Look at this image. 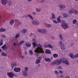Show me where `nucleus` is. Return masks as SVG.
Wrapping results in <instances>:
<instances>
[{
  "mask_svg": "<svg viewBox=\"0 0 78 78\" xmlns=\"http://www.w3.org/2000/svg\"><path fill=\"white\" fill-rule=\"evenodd\" d=\"M62 62L65 63L66 65H69V63L68 61H67V59L64 58H61L59 60H56L53 61L51 63V65L53 66L55 65L56 64H57V65H58L61 64Z\"/></svg>",
  "mask_w": 78,
  "mask_h": 78,
  "instance_id": "obj_1",
  "label": "nucleus"
},
{
  "mask_svg": "<svg viewBox=\"0 0 78 78\" xmlns=\"http://www.w3.org/2000/svg\"><path fill=\"white\" fill-rule=\"evenodd\" d=\"M38 47L35 49V50L34 51L36 53L35 54V56H39V53H44V51L43 50V49L42 48V46L39 44L38 45Z\"/></svg>",
  "mask_w": 78,
  "mask_h": 78,
  "instance_id": "obj_2",
  "label": "nucleus"
},
{
  "mask_svg": "<svg viewBox=\"0 0 78 78\" xmlns=\"http://www.w3.org/2000/svg\"><path fill=\"white\" fill-rule=\"evenodd\" d=\"M65 22L66 21L64 20H62L61 26L62 27V28L64 29V30L67 29V28L69 27L67 24L65 23Z\"/></svg>",
  "mask_w": 78,
  "mask_h": 78,
  "instance_id": "obj_3",
  "label": "nucleus"
},
{
  "mask_svg": "<svg viewBox=\"0 0 78 78\" xmlns=\"http://www.w3.org/2000/svg\"><path fill=\"white\" fill-rule=\"evenodd\" d=\"M38 31L39 32V33H41V34H44L47 33V30H45V29H38Z\"/></svg>",
  "mask_w": 78,
  "mask_h": 78,
  "instance_id": "obj_4",
  "label": "nucleus"
},
{
  "mask_svg": "<svg viewBox=\"0 0 78 78\" xmlns=\"http://www.w3.org/2000/svg\"><path fill=\"white\" fill-rule=\"evenodd\" d=\"M25 71L23 72V74L25 76H27V72H28V69L27 67H26L25 68Z\"/></svg>",
  "mask_w": 78,
  "mask_h": 78,
  "instance_id": "obj_5",
  "label": "nucleus"
},
{
  "mask_svg": "<svg viewBox=\"0 0 78 78\" xmlns=\"http://www.w3.org/2000/svg\"><path fill=\"white\" fill-rule=\"evenodd\" d=\"M32 23L33 25H37L39 23V21H37V20H33L32 21Z\"/></svg>",
  "mask_w": 78,
  "mask_h": 78,
  "instance_id": "obj_6",
  "label": "nucleus"
},
{
  "mask_svg": "<svg viewBox=\"0 0 78 78\" xmlns=\"http://www.w3.org/2000/svg\"><path fill=\"white\" fill-rule=\"evenodd\" d=\"M7 74L8 76H9V77H10V78H12L13 76H14V75H15V74L14 73H12L11 72L8 73Z\"/></svg>",
  "mask_w": 78,
  "mask_h": 78,
  "instance_id": "obj_7",
  "label": "nucleus"
},
{
  "mask_svg": "<svg viewBox=\"0 0 78 78\" xmlns=\"http://www.w3.org/2000/svg\"><path fill=\"white\" fill-rule=\"evenodd\" d=\"M14 70L15 72H20V70H21V69L19 68H16L14 69Z\"/></svg>",
  "mask_w": 78,
  "mask_h": 78,
  "instance_id": "obj_8",
  "label": "nucleus"
},
{
  "mask_svg": "<svg viewBox=\"0 0 78 78\" xmlns=\"http://www.w3.org/2000/svg\"><path fill=\"white\" fill-rule=\"evenodd\" d=\"M1 3L3 5H5L7 3L8 1H7V0H1Z\"/></svg>",
  "mask_w": 78,
  "mask_h": 78,
  "instance_id": "obj_9",
  "label": "nucleus"
},
{
  "mask_svg": "<svg viewBox=\"0 0 78 78\" xmlns=\"http://www.w3.org/2000/svg\"><path fill=\"white\" fill-rule=\"evenodd\" d=\"M16 63L15 62H13L11 63V66L12 69H14V67H16Z\"/></svg>",
  "mask_w": 78,
  "mask_h": 78,
  "instance_id": "obj_10",
  "label": "nucleus"
},
{
  "mask_svg": "<svg viewBox=\"0 0 78 78\" xmlns=\"http://www.w3.org/2000/svg\"><path fill=\"white\" fill-rule=\"evenodd\" d=\"M45 47L46 48H53V46L51 45V44H49L48 45H46L45 46Z\"/></svg>",
  "mask_w": 78,
  "mask_h": 78,
  "instance_id": "obj_11",
  "label": "nucleus"
},
{
  "mask_svg": "<svg viewBox=\"0 0 78 78\" xmlns=\"http://www.w3.org/2000/svg\"><path fill=\"white\" fill-rule=\"evenodd\" d=\"M60 17L61 16H59L57 18V19L58 21L57 22H58V23H62V21H61V20Z\"/></svg>",
  "mask_w": 78,
  "mask_h": 78,
  "instance_id": "obj_12",
  "label": "nucleus"
},
{
  "mask_svg": "<svg viewBox=\"0 0 78 78\" xmlns=\"http://www.w3.org/2000/svg\"><path fill=\"white\" fill-rule=\"evenodd\" d=\"M44 61L47 62H51V59L49 58H44Z\"/></svg>",
  "mask_w": 78,
  "mask_h": 78,
  "instance_id": "obj_13",
  "label": "nucleus"
},
{
  "mask_svg": "<svg viewBox=\"0 0 78 78\" xmlns=\"http://www.w3.org/2000/svg\"><path fill=\"white\" fill-rule=\"evenodd\" d=\"M26 46L27 47H31V43L30 42H27L26 44Z\"/></svg>",
  "mask_w": 78,
  "mask_h": 78,
  "instance_id": "obj_14",
  "label": "nucleus"
},
{
  "mask_svg": "<svg viewBox=\"0 0 78 78\" xmlns=\"http://www.w3.org/2000/svg\"><path fill=\"white\" fill-rule=\"evenodd\" d=\"M27 31V30L26 29H23L20 31L21 33H22V34H23L24 33H25Z\"/></svg>",
  "mask_w": 78,
  "mask_h": 78,
  "instance_id": "obj_15",
  "label": "nucleus"
},
{
  "mask_svg": "<svg viewBox=\"0 0 78 78\" xmlns=\"http://www.w3.org/2000/svg\"><path fill=\"white\" fill-rule=\"evenodd\" d=\"M50 19L51 20H53V19H56V17H55V15L54 13H52V17Z\"/></svg>",
  "mask_w": 78,
  "mask_h": 78,
  "instance_id": "obj_16",
  "label": "nucleus"
},
{
  "mask_svg": "<svg viewBox=\"0 0 78 78\" xmlns=\"http://www.w3.org/2000/svg\"><path fill=\"white\" fill-rule=\"evenodd\" d=\"M45 53H46L50 54V53H51V51L49 49H46L45 50Z\"/></svg>",
  "mask_w": 78,
  "mask_h": 78,
  "instance_id": "obj_17",
  "label": "nucleus"
},
{
  "mask_svg": "<svg viewBox=\"0 0 78 78\" xmlns=\"http://www.w3.org/2000/svg\"><path fill=\"white\" fill-rule=\"evenodd\" d=\"M6 30L5 29H4L3 28H2L0 29V32L2 33V32H5Z\"/></svg>",
  "mask_w": 78,
  "mask_h": 78,
  "instance_id": "obj_18",
  "label": "nucleus"
},
{
  "mask_svg": "<svg viewBox=\"0 0 78 78\" xmlns=\"http://www.w3.org/2000/svg\"><path fill=\"white\" fill-rule=\"evenodd\" d=\"M14 20H12L9 22V23L11 25H13V23H14Z\"/></svg>",
  "mask_w": 78,
  "mask_h": 78,
  "instance_id": "obj_19",
  "label": "nucleus"
},
{
  "mask_svg": "<svg viewBox=\"0 0 78 78\" xmlns=\"http://www.w3.org/2000/svg\"><path fill=\"white\" fill-rule=\"evenodd\" d=\"M27 17H30L31 20H33V17L32 16H31V15L28 14H27Z\"/></svg>",
  "mask_w": 78,
  "mask_h": 78,
  "instance_id": "obj_20",
  "label": "nucleus"
},
{
  "mask_svg": "<svg viewBox=\"0 0 78 78\" xmlns=\"http://www.w3.org/2000/svg\"><path fill=\"white\" fill-rule=\"evenodd\" d=\"M20 36V34L19 33H18L16 34L15 36V38H19Z\"/></svg>",
  "mask_w": 78,
  "mask_h": 78,
  "instance_id": "obj_21",
  "label": "nucleus"
},
{
  "mask_svg": "<svg viewBox=\"0 0 78 78\" xmlns=\"http://www.w3.org/2000/svg\"><path fill=\"white\" fill-rule=\"evenodd\" d=\"M53 56L54 58H58V55L57 54H54L53 55Z\"/></svg>",
  "mask_w": 78,
  "mask_h": 78,
  "instance_id": "obj_22",
  "label": "nucleus"
},
{
  "mask_svg": "<svg viewBox=\"0 0 78 78\" xmlns=\"http://www.w3.org/2000/svg\"><path fill=\"white\" fill-rule=\"evenodd\" d=\"M7 3L10 6L12 5V2L11 1H7Z\"/></svg>",
  "mask_w": 78,
  "mask_h": 78,
  "instance_id": "obj_23",
  "label": "nucleus"
},
{
  "mask_svg": "<svg viewBox=\"0 0 78 78\" xmlns=\"http://www.w3.org/2000/svg\"><path fill=\"white\" fill-rule=\"evenodd\" d=\"M36 64H39V63L41 62V60L40 59H36Z\"/></svg>",
  "mask_w": 78,
  "mask_h": 78,
  "instance_id": "obj_24",
  "label": "nucleus"
},
{
  "mask_svg": "<svg viewBox=\"0 0 78 78\" xmlns=\"http://www.w3.org/2000/svg\"><path fill=\"white\" fill-rule=\"evenodd\" d=\"M62 14H63V16L64 17H68V15H67L66 13H63Z\"/></svg>",
  "mask_w": 78,
  "mask_h": 78,
  "instance_id": "obj_25",
  "label": "nucleus"
},
{
  "mask_svg": "<svg viewBox=\"0 0 78 78\" xmlns=\"http://www.w3.org/2000/svg\"><path fill=\"white\" fill-rule=\"evenodd\" d=\"M32 45L34 46V48H35V47H37V43L34 42L32 43Z\"/></svg>",
  "mask_w": 78,
  "mask_h": 78,
  "instance_id": "obj_26",
  "label": "nucleus"
},
{
  "mask_svg": "<svg viewBox=\"0 0 78 78\" xmlns=\"http://www.w3.org/2000/svg\"><path fill=\"white\" fill-rule=\"evenodd\" d=\"M6 44H4L3 46H2L1 48L3 50H5V47H6Z\"/></svg>",
  "mask_w": 78,
  "mask_h": 78,
  "instance_id": "obj_27",
  "label": "nucleus"
},
{
  "mask_svg": "<svg viewBox=\"0 0 78 78\" xmlns=\"http://www.w3.org/2000/svg\"><path fill=\"white\" fill-rule=\"evenodd\" d=\"M2 56H7V54H6L5 52H2Z\"/></svg>",
  "mask_w": 78,
  "mask_h": 78,
  "instance_id": "obj_28",
  "label": "nucleus"
},
{
  "mask_svg": "<svg viewBox=\"0 0 78 78\" xmlns=\"http://www.w3.org/2000/svg\"><path fill=\"white\" fill-rule=\"evenodd\" d=\"M76 22H77V20L76 19L73 20V24H75Z\"/></svg>",
  "mask_w": 78,
  "mask_h": 78,
  "instance_id": "obj_29",
  "label": "nucleus"
},
{
  "mask_svg": "<svg viewBox=\"0 0 78 78\" xmlns=\"http://www.w3.org/2000/svg\"><path fill=\"white\" fill-rule=\"evenodd\" d=\"M3 40H1L0 41V46H2V45L3 44Z\"/></svg>",
  "mask_w": 78,
  "mask_h": 78,
  "instance_id": "obj_30",
  "label": "nucleus"
},
{
  "mask_svg": "<svg viewBox=\"0 0 78 78\" xmlns=\"http://www.w3.org/2000/svg\"><path fill=\"white\" fill-rule=\"evenodd\" d=\"M46 25L47 28H50V27H51V25L49 24H46Z\"/></svg>",
  "mask_w": 78,
  "mask_h": 78,
  "instance_id": "obj_31",
  "label": "nucleus"
},
{
  "mask_svg": "<svg viewBox=\"0 0 78 78\" xmlns=\"http://www.w3.org/2000/svg\"><path fill=\"white\" fill-rule=\"evenodd\" d=\"M23 43H24V41H21L20 42L19 44V45H20L21 44H22Z\"/></svg>",
  "mask_w": 78,
  "mask_h": 78,
  "instance_id": "obj_32",
  "label": "nucleus"
},
{
  "mask_svg": "<svg viewBox=\"0 0 78 78\" xmlns=\"http://www.w3.org/2000/svg\"><path fill=\"white\" fill-rule=\"evenodd\" d=\"M53 22L54 23H59V22H58L57 21H56V20H55L53 21Z\"/></svg>",
  "mask_w": 78,
  "mask_h": 78,
  "instance_id": "obj_33",
  "label": "nucleus"
},
{
  "mask_svg": "<svg viewBox=\"0 0 78 78\" xmlns=\"http://www.w3.org/2000/svg\"><path fill=\"white\" fill-rule=\"evenodd\" d=\"M74 14H78V11L76 10H75L74 12Z\"/></svg>",
  "mask_w": 78,
  "mask_h": 78,
  "instance_id": "obj_34",
  "label": "nucleus"
},
{
  "mask_svg": "<svg viewBox=\"0 0 78 78\" xmlns=\"http://www.w3.org/2000/svg\"><path fill=\"white\" fill-rule=\"evenodd\" d=\"M15 22H16V23H20V21H19L18 20L16 19L15 20Z\"/></svg>",
  "mask_w": 78,
  "mask_h": 78,
  "instance_id": "obj_35",
  "label": "nucleus"
},
{
  "mask_svg": "<svg viewBox=\"0 0 78 78\" xmlns=\"http://www.w3.org/2000/svg\"><path fill=\"white\" fill-rule=\"evenodd\" d=\"M29 54H30V55H33V51L32 50H30L29 51Z\"/></svg>",
  "mask_w": 78,
  "mask_h": 78,
  "instance_id": "obj_36",
  "label": "nucleus"
},
{
  "mask_svg": "<svg viewBox=\"0 0 78 78\" xmlns=\"http://www.w3.org/2000/svg\"><path fill=\"white\" fill-rule=\"evenodd\" d=\"M59 36L60 38V39H63L62 38V35L61 34H59Z\"/></svg>",
  "mask_w": 78,
  "mask_h": 78,
  "instance_id": "obj_37",
  "label": "nucleus"
},
{
  "mask_svg": "<svg viewBox=\"0 0 78 78\" xmlns=\"http://www.w3.org/2000/svg\"><path fill=\"white\" fill-rule=\"evenodd\" d=\"M71 11L73 13H74L75 12V10H74V9L73 8L71 10Z\"/></svg>",
  "mask_w": 78,
  "mask_h": 78,
  "instance_id": "obj_38",
  "label": "nucleus"
},
{
  "mask_svg": "<svg viewBox=\"0 0 78 78\" xmlns=\"http://www.w3.org/2000/svg\"><path fill=\"white\" fill-rule=\"evenodd\" d=\"M55 73L56 75H58V74H59V72H58L57 70L55 71Z\"/></svg>",
  "mask_w": 78,
  "mask_h": 78,
  "instance_id": "obj_39",
  "label": "nucleus"
},
{
  "mask_svg": "<svg viewBox=\"0 0 78 78\" xmlns=\"http://www.w3.org/2000/svg\"><path fill=\"white\" fill-rule=\"evenodd\" d=\"M58 69H62V67L61 66H59L57 67Z\"/></svg>",
  "mask_w": 78,
  "mask_h": 78,
  "instance_id": "obj_40",
  "label": "nucleus"
},
{
  "mask_svg": "<svg viewBox=\"0 0 78 78\" xmlns=\"http://www.w3.org/2000/svg\"><path fill=\"white\" fill-rule=\"evenodd\" d=\"M61 49L62 50H65V49H66V48H64V47L62 46L61 48Z\"/></svg>",
  "mask_w": 78,
  "mask_h": 78,
  "instance_id": "obj_41",
  "label": "nucleus"
},
{
  "mask_svg": "<svg viewBox=\"0 0 78 78\" xmlns=\"http://www.w3.org/2000/svg\"><path fill=\"white\" fill-rule=\"evenodd\" d=\"M32 14L33 15H34V16H35L36 15V12H32Z\"/></svg>",
  "mask_w": 78,
  "mask_h": 78,
  "instance_id": "obj_42",
  "label": "nucleus"
},
{
  "mask_svg": "<svg viewBox=\"0 0 78 78\" xmlns=\"http://www.w3.org/2000/svg\"><path fill=\"white\" fill-rule=\"evenodd\" d=\"M59 6L61 9H62V5H59Z\"/></svg>",
  "mask_w": 78,
  "mask_h": 78,
  "instance_id": "obj_43",
  "label": "nucleus"
},
{
  "mask_svg": "<svg viewBox=\"0 0 78 78\" xmlns=\"http://www.w3.org/2000/svg\"><path fill=\"white\" fill-rule=\"evenodd\" d=\"M59 44H60V45H62V42L61 41H60L59 42Z\"/></svg>",
  "mask_w": 78,
  "mask_h": 78,
  "instance_id": "obj_44",
  "label": "nucleus"
},
{
  "mask_svg": "<svg viewBox=\"0 0 78 78\" xmlns=\"http://www.w3.org/2000/svg\"><path fill=\"white\" fill-rule=\"evenodd\" d=\"M2 38H6V36L5 35H2Z\"/></svg>",
  "mask_w": 78,
  "mask_h": 78,
  "instance_id": "obj_45",
  "label": "nucleus"
},
{
  "mask_svg": "<svg viewBox=\"0 0 78 78\" xmlns=\"http://www.w3.org/2000/svg\"><path fill=\"white\" fill-rule=\"evenodd\" d=\"M59 73H62L63 72H62V71L61 70H59Z\"/></svg>",
  "mask_w": 78,
  "mask_h": 78,
  "instance_id": "obj_46",
  "label": "nucleus"
},
{
  "mask_svg": "<svg viewBox=\"0 0 78 78\" xmlns=\"http://www.w3.org/2000/svg\"><path fill=\"white\" fill-rule=\"evenodd\" d=\"M38 59H39L40 60L42 59V57L40 56L39 57L37 58Z\"/></svg>",
  "mask_w": 78,
  "mask_h": 78,
  "instance_id": "obj_47",
  "label": "nucleus"
},
{
  "mask_svg": "<svg viewBox=\"0 0 78 78\" xmlns=\"http://www.w3.org/2000/svg\"><path fill=\"white\" fill-rule=\"evenodd\" d=\"M44 1H45L44 0H41V3H44Z\"/></svg>",
  "mask_w": 78,
  "mask_h": 78,
  "instance_id": "obj_48",
  "label": "nucleus"
},
{
  "mask_svg": "<svg viewBox=\"0 0 78 78\" xmlns=\"http://www.w3.org/2000/svg\"><path fill=\"white\" fill-rule=\"evenodd\" d=\"M13 45L14 46H16V45H17V44H16V43H13Z\"/></svg>",
  "mask_w": 78,
  "mask_h": 78,
  "instance_id": "obj_49",
  "label": "nucleus"
},
{
  "mask_svg": "<svg viewBox=\"0 0 78 78\" xmlns=\"http://www.w3.org/2000/svg\"><path fill=\"white\" fill-rule=\"evenodd\" d=\"M51 38L52 39H55V37L53 36H51Z\"/></svg>",
  "mask_w": 78,
  "mask_h": 78,
  "instance_id": "obj_50",
  "label": "nucleus"
},
{
  "mask_svg": "<svg viewBox=\"0 0 78 78\" xmlns=\"http://www.w3.org/2000/svg\"><path fill=\"white\" fill-rule=\"evenodd\" d=\"M69 14H71L72 13H73V12H72L71 10H70V11H69Z\"/></svg>",
  "mask_w": 78,
  "mask_h": 78,
  "instance_id": "obj_51",
  "label": "nucleus"
},
{
  "mask_svg": "<svg viewBox=\"0 0 78 78\" xmlns=\"http://www.w3.org/2000/svg\"><path fill=\"white\" fill-rule=\"evenodd\" d=\"M36 11H37V12H40V10H39L38 9H36Z\"/></svg>",
  "mask_w": 78,
  "mask_h": 78,
  "instance_id": "obj_52",
  "label": "nucleus"
},
{
  "mask_svg": "<svg viewBox=\"0 0 78 78\" xmlns=\"http://www.w3.org/2000/svg\"><path fill=\"white\" fill-rule=\"evenodd\" d=\"M60 77L61 78H64V76H62V75H60Z\"/></svg>",
  "mask_w": 78,
  "mask_h": 78,
  "instance_id": "obj_53",
  "label": "nucleus"
},
{
  "mask_svg": "<svg viewBox=\"0 0 78 78\" xmlns=\"http://www.w3.org/2000/svg\"><path fill=\"white\" fill-rule=\"evenodd\" d=\"M65 78H70L69 76H66L65 77Z\"/></svg>",
  "mask_w": 78,
  "mask_h": 78,
  "instance_id": "obj_54",
  "label": "nucleus"
},
{
  "mask_svg": "<svg viewBox=\"0 0 78 78\" xmlns=\"http://www.w3.org/2000/svg\"><path fill=\"white\" fill-rule=\"evenodd\" d=\"M66 6L65 5H62V9L63 8H65Z\"/></svg>",
  "mask_w": 78,
  "mask_h": 78,
  "instance_id": "obj_55",
  "label": "nucleus"
},
{
  "mask_svg": "<svg viewBox=\"0 0 78 78\" xmlns=\"http://www.w3.org/2000/svg\"><path fill=\"white\" fill-rule=\"evenodd\" d=\"M32 0H27V1L29 2H31Z\"/></svg>",
  "mask_w": 78,
  "mask_h": 78,
  "instance_id": "obj_56",
  "label": "nucleus"
},
{
  "mask_svg": "<svg viewBox=\"0 0 78 78\" xmlns=\"http://www.w3.org/2000/svg\"><path fill=\"white\" fill-rule=\"evenodd\" d=\"M71 44L70 45V46H73V44Z\"/></svg>",
  "mask_w": 78,
  "mask_h": 78,
  "instance_id": "obj_57",
  "label": "nucleus"
},
{
  "mask_svg": "<svg viewBox=\"0 0 78 78\" xmlns=\"http://www.w3.org/2000/svg\"><path fill=\"white\" fill-rule=\"evenodd\" d=\"M34 37L35 38H36V35L34 36Z\"/></svg>",
  "mask_w": 78,
  "mask_h": 78,
  "instance_id": "obj_58",
  "label": "nucleus"
},
{
  "mask_svg": "<svg viewBox=\"0 0 78 78\" xmlns=\"http://www.w3.org/2000/svg\"><path fill=\"white\" fill-rule=\"evenodd\" d=\"M53 57H51V59H53Z\"/></svg>",
  "mask_w": 78,
  "mask_h": 78,
  "instance_id": "obj_59",
  "label": "nucleus"
},
{
  "mask_svg": "<svg viewBox=\"0 0 78 78\" xmlns=\"http://www.w3.org/2000/svg\"><path fill=\"white\" fill-rule=\"evenodd\" d=\"M0 52H2V49H0Z\"/></svg>",
  "mask_w": 78,
  "mask_h": 78,
  "instance_id": "obj_60",
  "label": "nucleus"
},
{
  "mask_svg": "<svg viewBox=\"0 0 78 78\" xmlns=\"http://www.w3.org/2000/svg\"><path fill=\"white\" fill-rule=\"evenodd\" d=\"M22 58H23V56H22Z\"/></svg>",
  "mask_w": 78,
  "mask_h": 78,
  "instance_id": "obj_61",
  "label": "nucleus"
},
{
  "mask_svg": "<svg viewBox=\"0 0 78 78\" xmlns=\"http://www.w3.org/2000/svg\"><path fill=\"white\" fill-rule=\"evenodd\" d=\"M76 2H77L78 1V0H75Z\"/></svg>",
  "mask_w": 78,
  "mask_h": 78,
  "instance_id": "obj_62",
  "label": "nucleus"
},
{
  "mask_svg": "<svg viewBox=\"0 0 78 78\" xmlns=\"http://www.w3.org/2000/svg\"><path fill=\"white\" fill-rule=\"evenodd\" d=\"M38 66H40V64H38Z\"/></svg>",
  "mask_w": 78,
  "mask_h": 78,
  "instance_id": "obj_63",
  "label": "nucleus"
},
{
  "mask_svg": "<svg viewBox=\"0 0 78 78\" xmlns=\"http://www.w3.org/2000/svg\"><path fill=\"white\" fill-rule=\"evenodd\" d=\"M33 39H35V38H33Z\"/></svg>",
  "mask_w": 78,
  "mask_h": 78,
  "instance_id": "obj_64",
  "label": "nucleus"
}]
</instances>
